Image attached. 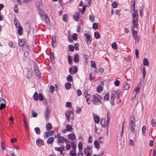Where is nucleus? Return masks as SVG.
I'll return each instance as SVG.
<instances>
[{"instance_id": "1", "label": "nucleus", "mask_w": 156, "mask_h": 156, "mask_svg": "<svg viewBox=\"0 0 156 156\" xmlns=\"http://www.w3.org/2000/svg\"><path fill=\"white\" fill-rule=\"evenodd\" d=\"M133 17L132 25L131 26V30L133 37L136 41H138L140 40V37L137 35V31L134 30L135 28L136 29L138 25V12L135 11L132 14Z\"/></svg>"}, {"instance_id": "2", "label": "nucleus", "mask_w": 156, "mask_h": 156, "mask_svg": "<svg viewBox=\"0 0 156 156\" xmlns=\"http://www.w3.org/2000/svg\"><path fill=\"white\" fill-rule=\"evenodd\" d=\"M99 96L97 94H94L92 97V102L95 105H100L101 104Z\"/></svg>"}, {"instance_id": "3", "label": "nucleus", "mask_w": 156, "mask_h": 156, "mask_svg": "<svg viewBox=\"0 0 156 156\" xmlns=\"http://www.w3.org/2000/svg\"><path fill=\"white\" fill-rule=\"evenodd\" d=\"M55 138H58V141L59 143H63L64 142L67 143L68 142V140L66 138L63 136H60V133H59L55 136Z\"/></svg>"}, {"instance_id": "4", "label": "nucleus", "mask_w": 156, "mask_h": 156, "mask_svg": "<svg viewBox=\"0 0 156 156\" xmlns=\"http://www.w3.org/2000/svg\"><path fill=\"white\" fill-rule=\"evenodd\" d=\"M72 150L70 151V156H76V145L74 142H71Z\"/></svg>"}, {"instance_id": "5", "label": "nucleus", "mask_w": 156, "mask_h": 156, "mask_svg": "<svg viewBox=\"0 0 156 156\" xmlns=\"http://www.w3.org/2000/svg\"><path fill=\"white\" fill-rule=\"evenodd\" d=\"M66 115L68 122L70 119H73L74 118V114L72 111L68 110L66 113Z\"/></svg>"}, {"instance_id": "6", "label": "nucleus", "mask_w": 156, "mask_h": 156, "mask_svg": "<svg viewBox=\"0 0 156 156\" xmlns=\"http://www.w3.org/2000/svg\"><path fill=\"white\" fill-rule=\"evenodd\" d=\"M77 69L76 66H72L69 69V72L71 74L73 75L77 72Z\"/></svg>"}, {"instance_id": "7", "label": "nucleus", "mask_w": 156, "mask_h": 156, "mask_svg": "<svg viewBox=\"0 0 156 156\" xmlns=\"http://www.w3.org/2000/svg\"><path fill=\"white\" fill-rule=\"evenodd\" d=\"M120 92L119 91H113L112 92L111 96L115 98H119L120 97Z\"/></svg>"}, {"instance_id": "8", "label": "nucleus", "mask_w": 156, "mask_h": 156, "mask_svg": "<svg viewBox=\"0 0 156 156\" xmlns=\"http://www.w3.org/2000/svg\"><path fill=\"white\" fill-rule=\"evenodd\" d=\"M140 86H137L136 87L133 91V94H134V98H136V94H138L140 91Z\"/></svg>"}, {"instance_id": "9", "label": "nucleus", "mask_w": 156, "mask_h": 156, "mask_svg": "<svg viewBox=\"0 0 156 156\" xmlns=\"http://www.w3.org/2000/svg\"><path fill=\"white\" fill-rule=\"evenodd\" d=\"M23 49L25 52H24V55L27 56L28 54V52L30 51L29 47L28 46L26 45L23 48Z\"/></svg>"}, {"instance_id": "10", "label": "nucleus", "mask_w": 156, "mask_h": 156, "mask_svg": "<svg viewBox=\"0 0 156 156\" xmlns=\"http://www.w3.org/2000/svg\"><path fill=\"white\" fill-rule=\"evenodd\" d=\"M68 138L71 141L74 140L76 139L75 135L74 133H71L68 135Z\"/></svg>"}, {"instance_id": "11", "label": "nucleus", "mask_w": 156, "mask_h": 156, "mask_svg": "<svg viewBox=\"0 0 156 156\" xmlns=\"http://www.w3.org/2000/svg\"><path fill=\"white\" fill-rule=\"evenodd\" d=\"M64 149V147L63 146H61L59 147H55V150L57 151H58L60 152V154H61L63 155L64 153H63V151Z\"/></svg>"}, {"instance_id": "12", "label": "nucleus", "mask_w": 156, "mask_h": 156, "mask_svg": "<svg viewBox=\"0 0 156 156\" xmlns=\"http://www.w3.org/2000/svg\"><path fill=\"white\" fill-rule=\"evenodd\" d=\"M52 44L53 47H55L56 46V37L54 36L52 37Z\"/></svg>"}, {"instance_id": "13", "label": "nucleus", "mask_w": 156, "mask_h": 156, "mask_svg": "<svg viewBox=\"0 0 156 156\" xmlns=\"http://www.w3.org/2000/svg\"><path fill=\"white\" fill-rule=\"evenodd\" d=\"M79 12H76L73 15V17L74 19L76 21L79 19Z\"/></svg>"}, {"instance_id": "14", "label": "nucleus", "mask_w": 156, "mask_h": 156, "mask_svg": "<svg viewBox=\"0 0 156 156\" xmlns=\"http://www.w3.org/2000/svg\"><path fill=\"white\" fill-rule=\"evenodd\" d=\"M130 125H135V118L134 116L132 115L130 118Z\"/></svg>"}, {"instance_id": "15", "label": "nucleus", "mask_w": 156, "mask_h": 156, "mask_svg": "<svg viewBox=\"0 0 156 156\" xmlns=\"http://www.w3.org/2000/svg\"><path fill=\"white\" fill-rule=\"evenodd\" d=\"M66 130L68 132H71L73 129L72 126L71 125L67 124L66 126Z\"/></svg>"}, {"instance_id": "16", "label": "nucleus", "mask_w": 156, "mask_h": 156, "mask_svg": "<svg viewBox=\"0 0 156 156\" xmlns=\"http://www.w3.org/2000/svg\"><path fill=\"white\" fill-rule=\"evenodd\" d=\"M74 61L75 62H77L79 60V56L77 54H76L73 58Z\"/></svg>"}, {"instance_id": "17", "label": "nucleus", "mask_w": 156, "mask_h": 156, "mask_svg": "<svg viewBox=\"0 0 156 156\" xmlns=\"http://www.w3.org/2000/svg\"><path fill=\"white\" fill-rule=\"evenodd\" d=\"M49 110H48V107H46V112H45L44 116L45 117V119L46 120H48V115H49Z\"/></svg>"}, {"instance_id": "18", "label": "nucleus", "mask_w": 156, "mask_h": 156, "mask_svg": "<svg viewBox=\"0 0 156 156\" xmlns=\"http://www.w3.org/2000/svg\"><path fill=\"white\" fill-rule=\"evenodd\" d=\"M101 126L103 127H105L106 126V120L105 119H102L100 122Z\"/></svg>"}, {"instance_id": "19", "label": "nucleus", "mask_w": 156, "mask_h": 156, "mask_svg": "<svg viewBox=\"0 0 156 156\" xmlns=\"http://www.w3.org/2000/svg\"><path fill=\"white\" fill-rule=\"evenodd\" d=\"M54 140V138L53 137H51L48 139L47 143L48 144H51L53 143Z\"/></svg>"}, {"instance_id": "20", "label": "nucleus", "mask_w": 156, "mask_h": 156, "mask_svg": "<svg viewBox=\"0 0 156 156\" xmlns=\"http://www.w3.org/2000/svg\"><path fill=\"white\" fill-rule=\"evenodd\" d=\"M94 116L95 122L97 123H99L100 119L99 117L97 115H95L94 114Z\"/></svg>"}, {"instance_id": "21", "label": "nucleus", "mask_w": 156, "mask_h": 156, "mask_svg": "<svg viewBox=\"0 0 156 156\" xmlns=\"http://www.w3.org/2000/svg\"><path fill=\"white\" fill-rule=\"evenodd\" d=\"M46 128L47 130H50L52 129V125L50 123H48L46 124Z\"/></svg>"}, {"instance_id": "22", "label": "nucleus", "mask_w": 156, "mask_h": 156, "mask_svg": "<svg viewBox=\"0 0 156 156\" xmlns=\"http://www.w3.org/2000/svg\"><path fill=\"white\" fill-rule=\"evenodd\" d=\"M83 145L82 144V142L80 141L79 142L78 145V147L79 149V152H81L83 150Z\"/></svg>"}, {"instance_id": "23", "label": "nucleus", "mask_w": 156, "mask_h": 156, "mask_svg": "<svg viewBox=\"0 0 156 156\" xmlns=\"http://www.w3.org/2000/svg\"><path fill=\"white\" fill-rule=\"evenodd\" d=\"M130 87L129 85L126 82L124 83V90H128Z\"/></svg>"}, {"instance_id": "24", "label": "nucleus", "mask_w": 156, "mask_h": 156, "mask_svg": "<svg viewBox=\"0 0 156 156\" xmlns=\"http://www.w3.org/2000/svg\"><path fill=\"white\" fill-rule=\"evenodd\" d=\"M25 28L28 33H30L31 31L30 25L28 23L26 24L25 25Z\"/></svg>"}, {"instance_id": "25", "label": "nucleus", "mask_w": 156, "mask_h": 156, "mask_svg": "<svg viewBox=\"0 0 156 156\" xmlns=\"http://www.w3.org/2000/svg\"><path fill=\"white\" fill-rule=\"evenodd\" d=\"M149 62L148 59L146 58H144L143 60V64L144 65L148 66Z\"/></svg>"}, {"instance_id": "26", "label": "nucleus", "mask_w": 156, "mask_h": 156, "mask_svg": "<svg viewBox=\"0 0 156 156\" xmlns=\"http://www.w3.org/2000/svg\"><path fill=\"white\" fill-rule=\"evenodd\" d=\"M111 117V115L109 113H108L107 117V122L106 123V125L107 126H108L109 124V122L110 121V119Z\"/></svg>"}, {"instance_id": "27", "label": "nucleus", "mask_w": 156, "mask_h": 156, "mask_svg": "<svg viewBox=\"0 0 156 156\" xmlns=\"http://www.w3.org/2000/svg\"><path fill=\"white\" fill-rule=\"evenodd\" d=\"M94 36L97 39H99L100 37V35L98 31H96L94 32Z\"/></svg>"}, {"instance_id": "28", "label": "nucleus", "mask_w": 156, "mask_h": 156, "mask_svg": "<svg viewBox=\"0 0 156 156\" xmlns=\"http://www.w3.org/2000/svg\"><path fill=\"white\" fill-rule=\"evenodd\" d=\"M38 95L37 93L35 92L33 96L34 99L35 101H37L38 100Z\"/></svg>"}, {"instance_id": "29", "label": "nucleus", "mask_w": 156, "mask_h": 156, "mask_svg": "<svg viewBox=\"0 0 156 156\" xmlns=\"http://www.w3.org/2000/svg\"><path fill=\"white\" fill-rule=\"evenodd\" d=\"M130 129L131 132L134 133L135 132V125H130Z\"/></svg>"}, {"instance_id": "30", "label": "nucleus", "mask_w": 156, "mask_h": 156, "mask_svg": "<svg viewBox=\"0 0 156 156\" xmlns=\"http://www.w3.org/2000/svg\"><path fill=\"white\" fill-rule=\"evenodd\" d=\"M71 86V84L69 82L66 83L65 86V88L69 90L70 89Z\"/></svg>"}, {"instance_id": "31", "label": "nucleus", "mask_w": 156, "mask_h": 156, "mask_svg": "<svg viewBox=\"0 0 156 156\" xmlns=\"http://www.w3.org/2000/svg\"><path fill=\"white\" fill-rule=\"evenodd\" d=\"M146 127L145 126H143L142 129V132L143 136H145L146 134Z\"/></svg>"}, {"instance_id": "32", "label": "nucleus", "mask_w": 156, "mask_h": 156, "mask_svg": "<svg viewBox=\"0 0 156 156\" xmlns=\"http://www.w3.org/2000/svg\"><path fill=\"white\" fill-rule=\"evenodd\" d=\"M103 90L102 86L101 85L98 86L97 87V91L99 93H101Z\"/></svg>"}, {"instance_id": "33", "label": "nucleus", "mask_w": 156, "mask_h": 156, "mask_svg": "<svg viewBox=\"0 0 156 156\" xmlns=\"http://www.w3.org/2000/svg\"><path fill=\"white\" fill-rule=\"evenodd\" d=\"M25 43V41L22 39H20L19 41V45L20 46L22 47L23 46Z\"/></svg>"}, {"instance_id": "34", "label": "nucleus", "mask_w": 156, "mask_h": 156, "mask_svg": "<svg viewBox=\"0 0 156 156\" xmlns=\"http://www.w3.org/2000/svg\"><path fill=\"white\" fill-rule=\"evenodd\" d=\"M94 144L95 147L98 149L100 147V145L98 141L96 140L94 141Z\"/></svg>"}, {"instance_id": "35", "label": "nucleus", "mask_w": 156, "mask_h": 156, "mask_svg": "<svg viewBox=\"0 0 156 156\" xmlns=\"http://www.w3.org/2000/svg\"><path fill=\"white\" fill-rule=\"evenodd\" d=\"M32 76V72L31 70L28 71L27 74V78L30 79Z\"/></svg>"}, {"instance_id": "36", "label": "nucleus", "mask_w": 156, "mask_h": 156, "mask_svg": "<svg viewBox=\"0 0 156 156\" xmlns=\"http://www.w3.org/2000/svg\"><path fill=\"white\" fill-rule=\"evenodd\" d=\"M84 96L86 98V99H89L90 98V95L89 94H88L87 91H85L84 93Z\"/></svg>"}, {"instance_id": "37", "label": "nucleus", "mask_w": 156, "mask_h": 156, "mask_svg": "<svg viewBox=\"0 0 156 156\" xmlns=\"http://www.w3.org/2000/svg\"><path fill=\"white\" fill-rule=\"evenodd\" d=\"M2 100L3 101V102H4L5 103H2L1 104L0 106V110H2L3 108L5 107V100L3 99H2Z\"/></svg>"}, {"instance_id": "38", "label": "nucleus", "mask_w": 156, "mask_h": 156, "mask_svg": "<svg viewBox=\"0 0 156 156\" xmlns=\"http://www.w3.org/2000/svg\"><path fill=\"white\" fill-rule=\"evenodd\" d=\"M92 27L94 29L97 30L98 28V24L96 23H94Z\"/></svg>"}, {"instance_id": "39", "label": "nucleus", "mask_w": 156, "mask_h": 156, "mask_svg": "<svg viewBox=\"0 0 156 156\" xmlns=\"http://www.w3.org/2000/svg\"><path fill=\"white\" fill-rule=\"evenodd\" d=\"M18 32L19 35H21L23 34V29L22 27L18 28Z\"/></svg>"}, {"instance_id": "40", "label": "nucleus", "mask_w": 156, "mask_h": 156, "mask_svg": "<svg viewBox=\"0 0 156 156\" xmlns=\"http://www.w3.org/2000/svg\"><path fill=\"white\" fill-rule=\"evenodd\" d=\"M84 35L86 37V39H87V42H88L89 41H90V36L89 34L87 33H85L84 34Z\"/></svg>"}, {"instance_id": "41", "label": "nucleus", "mask_w": 156, "mask_h": 156, "mask_svg": "<svg viewBox=\"0 0 156 156\" xmlns=\"http://www.w3.org/2000/svg\"><path fill=\"white\" fill-rule=\"evenodd\" d=\"M109 95L108 93H106L104 97V100L105 101H107L109 100Z\"/></svg>"}, {"instance_id": "42", "label": "nucleus", "mask_w": 156, "mask_h": 156, "mask_svg": "<svg viewBox=\"0 0 156 156\" xmlns=\"http://www.w3.org/2000/svg\"><path fill=\"white\" fill-rule=\"evenodd\" d=\"M34 129L37 134H40V129L38 127H36L34 128Z\"/></svg>"}, {"instance_id": "43", "label": "nucleus", "mask_w": 156, "mask_h": 156, "mask_svg": "<svg viewBox=\"0 0 156 156\" xmlns=\"http://www.w3.org/2000/svg\"><path fill=\"white\" fill-rule=\"evenodd\" d=\"M36 144L37 145L40 146L42 144V140L40 139H38L36 140Z\"/></svg>"}, {"instance_id": "44", "label": "nucleus", "mask_w": 156, "mask_h": 156, "mask_svg": "<svg viewBox=\"0 0 156 156\" xmlns=\"http://www.w3.org/2000/svg\"><path fill=\"white\" fill-rule=\"evenodd\" d=\"M67 80L69 82H72L73 81V78L72 76L71 75H69L67 77Z\"/></svg>"}, {"instance_id": "45", "label": "nucleus", "mask_w": 156, "mask_h": 156, "mask_svg": "<svg viewBox=\"0 0 156 156\" xmlns=\"http://www.w3.org/2000/svg\"><path fill=\"white\" fill-rule=\"evenodd\" d=\"M68 17V15L65 14L63 15L62 17L63 20L64 21L66 22L67 20V18Z\"/></svg>"}, {"instance_id": "46", "label": "nucleus", "mask_w": 156, "mask_h": 156, "mask_svg": "<svg viewBox=\"0 0 156 156\" xmlns=\"http://www.w3.org/2000/svg\"><path fill=\"white\" fill-rule=\"evenodd\" d=\"M89 20L92 22L94 21L95 19L94 16L92 15H90L89 17Z\"/></svg>"}, {"instance_id": "47", "label": "nucleus", "mask_w": 156, "mask_h": 156, "mask_svg": "<svg viewBox=\"0 0 156 156\" xmlns=\"http://www.w3.org/2000/svg\"><path fill=\"white\" fill-rule=\"evenodd\" d=\"M112 48L114 49H116L117 47V44L115 42L112 43Z\"/></svg>"}, {"instance_id": "48", "label": "nucleus", "mask_w": 156, "mask_h": 156, "mask_svg": "<svg viewBox=\"0 0 156 156\" xmlns=\"http://www.w3.org/2000/svg\"><path fill=\"white\" fill-rule=\"evenodd\" d=\"M38 97L40 101H42L43 100V96L41 93H40L38 94Z\"/></svg>"}, {"instance_id": "49", "label": "nucleus", "mask_w": 156, "mask_h": 156, "mask_svg": "<svg viewBox=\"0 0 156 156\" xmlns=\"http://www.w3.org/2000/svg\"><path fill=\"white\" fill-rule=\"evenodd\" d=\"M143 77L144 78L145 77L146 73L145 71V68L144 66L143 69Z\"/></svg>"}, {"instance_id": "50", "label": "nucleus", "mask_w": 156, "mask_h": 156, "mask_svg": "<svg viewBox=\"0 0 156 156\" xmlns=\"http://www.w3.org/2000/svg\"><path fill=\"white\" fill-rule=\"evenodd\" d=\"M152 125L154 127L156 126V120L154 119H153L151 122Z\"/></svg>"}, {"instance_id": "51", "label": "nucleus", "mask_w": 156, "mask_h": 156, "mask_svg": "<svg viewBox=\"0 0 156 156\" xmlns=\"http://www.w3.org/2000/svg\"><path fill=\"white\" fill-rule=\"evenodd\" d=\"M115 99V98H114L113 97L111 96L110 101L111 104L112 105H114V101Z\"/></svg>"}, {"instance_id": "52", "label": "nucleus", "mask_w": 156, "mask_h": 156, "mask_svg": "<svg viewBox=\"0 0 156 156\" xmlns=\"http://www.w3.org/2000/svg\"><path fill=\"white\" fill-rule=\"evenodd\" d=\"M68 62L69 64H71L73 62V59L72 58V57L70 55L68 56Z\"/></svg>"}, {"instance_id": "53", "label": "nucleus", "mask_w": 156, "mask_h": 156, "mask_svg": "<svg viewBox=\"0 0 156 156\" xmlns=\"http://www.w3.org/2000/svg\"><path fill=\"white\" fill-rule=\"evenodd\" d=\"M91 66L92 68H95L96 67V64L95 62L94 61H91Z\"/></svg>"}, {"instance_id": "54", "label": "nucleus", "mask_w": 156, "mask_h": 156, "mask_svg": "<svg viewBox=\"0 0 156 156\" xmlns=\"http://www.w3.org/2000/svg\"><path fill=\"white\" fill-rule=\"evenodd\" d=\"M41 15V14H40ZM41 15L44 18L45 20L46 21H48L49 19L47 16L45 14L43 13L42 14H41Z\"/></svg>"}, {"instance_id": "55", "label": "nucleus", "mask_w": 156, "mask_h": 156, "mask_svg": "<svg viewBox=\"0 0 156 156\" xmlns=\"http://www.w3.org/2000/svg\"><path fill=\"white\" fill-rule=\"evenodd\" d=\"M129 145L131 146H132V147H133L134 146V143L133 142V141L132 140L130 139V140L129 142Z\"/></svg>"}, {"instance_id": "56", "label": "nucleus", "mask_w": 156, "mask_h": 156, "mask_svg": "<svg viewBox=\"0 0 156 156\" xmlns=\"http://www.w3.org/2000/svg\"><path fill=\"white\" fill-rule=\"evenodd\" d=\"M35 75L38 77H39L40 76V73L38 70H36L34 71Z\"/></svg>"}, {"instance_id": "57", "label": "nucleus", "mask_w": 156, "mask_h": 156, "mask_svg": "<svg viewBox=\"0 0 156 156\" xmlns=\"http://www.w3.org/2000/svg\"><path fill=\"white\" fill-rule=\"evenodd\" d=\"M135 9V3L134 2H133V3L131 6V10L132 11L134 10Z\"/></svg>"}, {"instance_id": "58", "label": "nucleus", "mask_w": 156, "mask_h": 156, "mask_svg": "<svg viewBox=\"0 0 156 156\" xmlns=\"http://www.w3.org/2000/svg\"><path fill=\"white\" fill-rule=\"evenodd\" d=\"M77 34L76 33H74L73 34L72 37L75 40H76L77 39Z\"/></svg>"}, {"instance_id": "59", "label": "nucleus", "mask_w": 156, "mask_h": 156, "mask_svg": "<svg viewBox=\"0 0 156 156\" xmlns=\"http://www.w3.org/2000/svg\"><path fill=\"white\" fill-rule=\"evenodd\" d=\"M54 89V87L52 85H51L50 87V91L51 93H52Z\"/></svg>"}, {"instance_id": "60", "label": "nucleus", "mask_w": 156, "mask_h": 156, "mask_svg": "<svg viewBox=\"0 0 156 156\" xmlns=\"http://www.w3.org/2000/svg\"><path fill=\"white\" fill-rule=\"evenodd\" d=\"M118 5V3L117 2H114L112 4V5L113 8H115L116 7L117 5Z\"/></svg>"}, {"instance_id": "61", "label": "nucleus", "mask_w": 156, "mask_h": 156, "mask_svg": "<svg viewBox=\"0 0 156 156\" xmlns=\"http://www.w3.org/2000/svg\"><path fill=\"white\" fill-rule=\"evenodd\" d=\"M69 50L71 51H73L74 50V47L73 45H69Z\"/></svg>"}, {"instance_id": "62", "label": "nucleus", "mask_w": 156, "mask_h": 156, "mask_svg": "<svg viewBox=\"0 0 156 156\" xmlns=\"http://www.w3.org/2000/svg\"><path fill=\"white\" fill-rule=\"evenodd\" d=\"M84 153L85 154L90 153V151L88 148H86L84 150Z\"/></svg>"}, {"instance_id": "63", "label": "nucleus", "mask_w": 156, "mask_h": 156, "mask_svg": "<svg viewBox=\"0 0 156 156\" xmlns=\"http://www.w3.org/2000/svg\"><path fill=\"white\" fill-rule=\"evenodd\" d=\"M79 44L77 43H76L75 44L74 46V48H75V49L76 50L78 51L79 50Z\"/></svg>"}, {"instance_id": "64", "label": "nucleus", "mask_w": 156, "mask_h": 156, "mask_svg": "<svg viewBox=\"0 0 156 156\" xmlns=\"http://www.w3.org/2000/svg\"><path fill=\"white\" fill-rule=\"evenodd\" d=\"M32 116L33 117H35L37 115V113L34 111H32Z\"/></svg>"}]
</instances>
